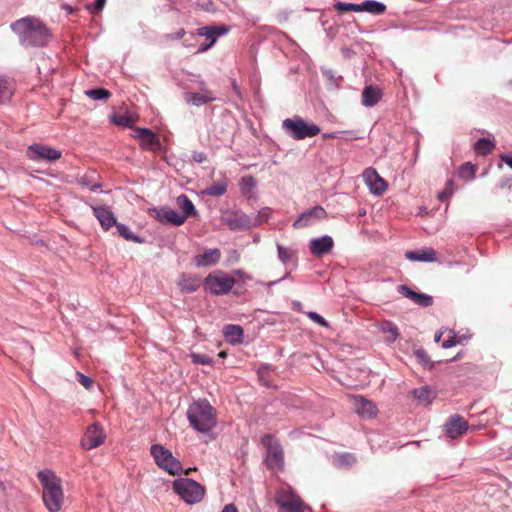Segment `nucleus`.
Returning <instances> with one entry per match:
<instances>
[{
    "instance_id": "22",
    "label": "nucleus",
    "mask_w": 512,
    "mask_h": 512,
    "mask_svg": "<svg viewBox=\"0 0 512 512\" xmlns=\"http://www.w3.org/2000/svg\"><path fill=\"white\" fill-rule=\"evenodd\" d=\"M383 97L382 90L375 85H367L362 91L361 104L364 107H374Z\"/></svg>"
},
{
    "instance_id": "14",
    "label": "nucleus",
    "mask_w": 512,
    "mask_h": 512,
    "mask_svg": "<svg viewBox=\"0 0 512 512\" xmlns=\"http://www.w3.org/2000/svg\"><path fill=\"white\" fill-rule=\"evenodd\" d=\"M363 179L370 192L375 196H380L387 190L386 181L372 167L364 170Z\"/></svg>"
},
{
    "instance_id": "25",
    "label": "nucleus",
    "mask_w": 512,
    "mask_h": 512,
    "mask_svg": "<svg viewBox=\"0 0 512 512\" xmlns=\"http://www.w3.org/2000/svg\"><path fill=\"white\" fill-rule=\"evenodd\" d=\"M200 278L196 275L182 273L178 281V287L182 293H192L199 289Z\"/></svg>"
},
{
    "instance_id": "27",
    "label": "nucleus",
    "mask_w": 512,
    "mask_h": 512,
    "mask_svg": "<svg viewBox=\"0 0 512 512\" xmlns=\"http://www.w3.org/2000/svg\"><path fill=\"white\" fill-rule=\"evenodd\" d=\"M411 394L416 398L420 404L428 405L436 398L437 392L428 385L415 388Z\"/></svg>"
},
{
    "instance_id": "1",
    "label": "nucleus",
    "mask_w": 512,
    "mask_h": 512,
    "mask_svg": "<svg viewBox=\"0 0 512 512\" xmlns=\"http://www.w3.org/2000/svg\"><path fill=\"white\" fill-rule=\"evenodd\" d=\"M11 29L24 47H45L52 37V33L46 24L33 16L18 19L11 24Z\"/></svg>"
},
{
    "instance_id": "28",
    "label": "nucleus",
    "mask_w": 512,
    "mask_h": 512,
    "mask_svg": "<svg viewBox=\"0 0 512 512\" xmlns=\"http://www.w3.org/2000/svg\"><path fill=\"white\" fill-rule=\"evenodd\" d=\"M183 96L188 104L194 106H202L216 99L213 93L185 92Z\"/></svg>"
},
{
    "instance_id": "18",
    "label": "nucleus",
    "mask_w": 512,
    "mask_h": 512,
    "mask_svg": "<svg viewBox=\"0 0 512 512\" xmlns=\"http://www.w3.org/2000/svg\"><path fill=\"white\" fill-rule=\"evenodd\" d=\"M333 246V238L329 235H323L309 241L310 253L316 257L328 254L333 249Z\"/></svg>"
},
{
    "instance_id": "50",
    "label": "nucleus",
    "mask_w": 512,
    "mask_h": 512,
    "mask_svg": "<svg viewBox=\"0 0 512 512\" xmlns=\"http://www.w3.org/2000/svg\"><path fill=\"white\" fill-rule=\"evenodd\" d=\"M453 185H454L453 180L452 179L448 180L444 190L438 193V199L441 202L447 201L452 196V194L454 192Z\"/></svg>"
},
{
    "instance_id": "9",
    "label": "nucleus",
    "mask_w": 512,
    "mask_h": 512,
    "mask_svg": "<svg viewBox=\"0 0 512 512\" xmlns=\"http://www.w3.org/2000/svg\"><path fill=\"white\" fill-rule=\"evenodd\" d=\"M106 440V433L103 426L94 422L89 425L80 441L81 448L85 450H92L104 444Z\"/></svg>"
},
{
    "instance_id": "64",
    "label": "nucleus",
    "mask_w": 512,
    "mask_h": 512,
    "mask_svg": "<svg viewBox=\"0 0 512 512\" xmlns=\"http://www.w3.org/2000/svg\"><path fill=\"white\" fill-rule=\"evenodd\" d=\"M102 188V185L99 183L93 184L90 186L91 192H98Z\"/></svg>"
},
{
    "instance_id": "51",
    "label": "nucleus",
    "mask_w": 512,
    "mask_h": 512,
    "mask_svg": "<svg viewBox=\"0 0 512 512\" xmlns=\"http://www.w3.org/2000/svg\"><path fill=\"white\" fill-rule=\"evenodd\" d=\"M307 317L312 320L313 322L317 323L318 325H320L321 327H329V323L328 321L322 317L320 314H318L317 312L315 311H308L306 313Z\"/></svg>"
},
{
    "instance_id": "31",
    "label": "nucleus",
    "mask_w": 512,
    "mask_h": 512,
    "mask_svg": "<svg viewBox=\"0 0 512 512\" xmlns=\"http://www.w3.org/2000/svg\"><path fill=\"white\" fill-rule=\"evenodd\" d=\"M356 462V456L348 452L335 454L332 459L333 465L337 468H350Z\"/></svg>"
},
{
    "instance_id": "57",
    "label": "nucleus",
    "mask_w": 512,
    "mask_h": 512,
    "mask_svg": "<svg viewBox=\"0 0 512 512\" xmlns=\"http://www.w3.org/2000/svg\"><path fill=\"white\" fill-rule=\"evenodd\" d=\"M270 369H271V365L270 364H267V363L261 364L260 367L257 370V374H258L259 378L262 380L264 378V376L266 375V373Z\"/></svg>"
},
{
    "instance_id": "58",
    "label": "nucleus",
    "mask_w": 512,
    "mask_h": 512,
    "mask_svg": "<svg viewBox=\"0 0 512 512\" xmlns=\"http://www.w3.org/2000/svg\"><path fill=\"white\" fill-rule=\"evenodd\" d=\"M214 45H215V44H214V40L212 39V42H206V43L201 44V45L198 47V49H197L196 53H197V54L204 53V52H206L207 50L211 49Z\"/></svg>"
},
{
    "instance_id": "49",
    "label": "nucleus",
    "mask_w": 512,
    "mask_h": 512,
    "mask_svg": "<svg viewBox=\"0 0 512 512\" xmlns=\"http://www.w3.org/2000/svg\"><path fill=\"white\" fill-rule=\"evenodd\" d=\"M240 187L243 193H248L249 191L255 189L256 180L253 176L248 175L241 178Z\"/></svg>"
},
{
    "instance_id": "45",
    "label": "nucleus",
    "mask_w": 512,
    "mask_h": 512,
    "mask_svg": "<svg viewBox=\"0 0 512 512\" xmlns=\"http://www.w3.org/2000/svg\"><path fill=\"white\" fill-rule=\"evenodd\" d=\"M190 358L192 363L197 365H213V359L206 354L193 352L190 354Z\"/></svg>"
},
{
    "instance_id": "11",
    "label": "nucleus",
    "mask_w": 512,
    "mask_h": 512,
    "mask_svg": "<svg viewBox=\"0 0 512 512\" xmlns=\"http://www.w3.org/2000/svg\"><path fill=\"white\" fill-rule=\"evenodd\" d=\"M222 221L231 231H244L251 229L250 216L240 210L225 211L222 216Z\"/></svg>"
},
{
    "instance_id": "55",
    "label": "nucleus",
    "mask_w": 512,
    "mask_h": 512,
    "mask_svg": "<svg viewBox=\"0 0 512 512\" xmlns=\"http://www.w3.org/2000/svg\"><path fill=\"white\" fill-rule=\"evenodd\" d=\"M192 159L196 163H203V162H205L207 160V156L202 151H194L192 153Z\"/></svg>"
},
{
    "instance_id": "35",
    "label": "nucleus",
    "mask_w": 512,
    "mask_h": 512,
    "mask_svg": "<svg viewBox=\"0 0 512 512\" xmlns=\"http://www.w3.org/2000/svg\"><path fill=\"white\" fill-rule=\"evenodd\" d=\"M494 147H495V142L493 139H490V138H484V137L479 138L474 143V149H475L476 153L479 155H483V156H486L489 153H491V151L494 149Z\"/></svg>"
},
{
    "instance_id": "53",
    "label": "nucleus",
    "mask_w": 512,
    "mask_h": 512,
    "mask_svg": "<svg viewBox=\"0 0 512 512\" xmlns=\"http://www.w3.org/2000/svg\"><path fill=\"white\" fill-rule=\"evenodd\" d=\"M106 3V0H95V2L88 6V9L91 10L93 13H97V12H100L104 5Z\"/></svg>"
},
{
    "instance_id": "54",
    "label": "nucleus",
    "mask_w": 512,
    "mask_h": 512,
    "mask_svg": "<svg viewBox=\"0 0 512 512\" xmlns=\"http://www.w3.org/2000/svg\"><path fill=\"white\" fill-rule=\"evenodd\" d=\"M186 34V31L184 28L178 29L176 32L169 33L165 37L170 40H179L184 37Z\"/></svg>"
},
{
    "instance_id": "13",
    "label": "nucleus",
    "mask_w": 512,
    "mask_h": 512,
    "mask_svg": "<svg viewBox=\"0 0 512 512\" xmlns=\"http://www.w3.org/2000/svg\"><path fill=\"white\" fill-rule=\"evenodd\" d=\"M132 137L139 140V144L144 150L154 153L162 150L158 135L148 128H135Z\"/></svg>"
},
{
    "instance_id": "62",
    "label": "nucleus",
    "mask_w": 512,
    "mask_h": 512,
    "mask_svg": "<svg viewBox=\"0 0 512 512\" xmlns=\"http://www.w3.org/2000/svg\"><path fill=\"white\" fill-rule=\"evenodd\" d=\"M501 160L505 162L512 169V156L507 154H502L500 156Z\"/></svg>"
},
{
    "instance_id": "20",
    "label": "nucleus",
    "mask_w": 512,
    "mask_h": 512,
    "mask_svg": "<svg viewBox=\"0 0 512 512\" xmlns=\"http://www.w3.org/2000/svg\"><path fill=\"white\" fill-rule=\"evenodd\" d=\"M221 258L218 248L206 249L202 254L194 256L193 263L197 267H210L216 265Z\"/></svg>"
},
{
    "instance_id": "24",
    "label": "nucleus",
    "mask_w": 512,
    "mask_h": 512,
    "mask_svg": "<svg viewBox=\"0 0 512 512\" xmlns=\"http://www.w3.org/2000/svg\"><path fill=\"white\" fill-rule=\"evenodd\" d=\"M354 406L355 412L362 417L372 418L377 414L376 405L363 396L354 397Z\"/></svg>"
},
{
    "instance_id": "52",
    "label": "nucleus",
    "mask_w": 512,
    "mask_h": 512,
    "mask_svg": "<svg viewBox=\"0 0 512 512\" xmlns=\"http://www.w3.org/2000/svg\"><path fill=\"white\" fill-rule=\"evenodd\" d=\"M77 381L86 389H90L93 385V380L89 376L84 375L81 372L76 373Z\"/></svg>"
},
{
    "instance_id": "61",
    "label": "nucleus",
    "mask_w": 512,
    "mask_h": 512,
    "mask_svg": "<svg viewBox=\"0 0 512 512\" xmlns=\"http://www.w3.org/2000/svg\"><path fill=\"white\" fill-rule=\"evenodd\" d=\"M222 512H238V509L235 504L230 503L224 506Z\"/></svg>"
},
{
    "instance_id": "21",
    "label": "nucleus",
    "mask_w": 512,
    "mask_h": 512,
    "mask_svg": "<svg viewBox=\"0 0 512 512\" xmlns=\"http://www.w3.org/2000/svg\"><path fill=\"white\" fill-rule=\"evenodd\" d=\"M229 31L230 28L228 26L208 25L198 28L195 34L198 36L205 37L207 39V42H212L213 39L215 44L218 37L226 35Z\"/></svg>"
},
{
    "instance_id": "10",
    "label": "nucleus",
    "mask_w": 512,
    "mask_h": 512,
    "mask_svg": "<svg viewBox=\"0 0 512 512\" xmlns=\"http://www.w3.org/2000/svg\"><path fill=\"white\" fill-rule=\"evenodd\" d=\"M235 285L234 278L223 274L221 276L209 274L204 279V288L213 295H224L231 291Z\"/></svg>"
},
{
    "instance_id": "39",
    "label": "nucleus",
    "mask_w": 512,
    "mask_h": 512,
    "mask_svg": "<svg viewBox=\"0 0 512 512\" xmlns=\"http://www.w3.org/2000/svg\"><path fill=\"white\" fill-rule=\"evenodd\" d=\"M301 500L292 490H281L276 495V503L279 507L284 506V502L293 503Z\"/></svg>"
},
{
    "instance_id": "5",
    "label": "nucleus",
    "mask_w": 512,
    "mask_h": 512,
    "mask_svg": "<svg viewBox=\"0 0 512 512\" xmlns=\"http://www.w3.org/2000/svg\"><path fill=\"white\" fill-rule=\"evenodd\" d=\"M282 129L294 140L312 138L318 135L321 131L318 125L309 123L298 115L283 120Z\"/></svg>"
},
{
    "instance_id": "29",
    "label": "nucleus",
    "mask_w": 512,
    "mask_h": 512,
    "mask_svg": "<svg viewBox=\"0 0 512 512\" xmlns=\"http://www.w3.org/2000/svg\"><path fill=\"white\" fill-rule=\"evenodd\" d=\"M276 248L278 259L284 266H287L290 262H294L295 267H297L298 257L296 250L284 247L280 243L276 244Z\"/></svg>"
},
{
    "instance_id": "6",
    "label": "nucleus",
    "mask_w": 512,
    "mask_h": 512,
    "mask_svg": "<svg viewBox=\"0 0 512 512\" xmlns=\"http://www.w3.org/2000/svg\"><path fill=\"white\" fill-rule=\"evenodd\" d=\"M262 445L266 448L264 462L268 469L274 472L284 470V449L280 441L273 434H265L261 438Z\"/></svg>"
},
{
    "instance_id": "3",
    "label": "nucleus",
    "mask_w": 512,
    "mask_h": 512,
    "mask_svg": "<svg viewBox=\"0 0 512 512\" xmlns=\"http://www.w3.org/2000/svg\"><path fill=\"white\" fill-rule=\"evenodd\" d=\"M186 415L190 426L200 433H207L216 425V411L205 398L190 404Z\"/></svg>"
},
{
    "instance_id": "17",
    "label": "nucleus",
    "mask_w": 512,
    "mask_h": 512,
    "mask_svg": "<svg viewBox=\"0 0 512 512\" xmlns=\"http://www.w3.org/2000/svg\"><path fill=\"white\" fill-rule=\"evenodd\" d=\"M91 208L103 230L108 231L117 224V219L109 206H91Z\"/></svg>"
},
{
    "instance_id": "40",
    "label": "nucleus",
    "mask_w": 512,
    "mask_h": 512,
    "mask_svg": "<svg viewBox=\"0 0 512 512\" xmlns=\"http://www.w3.org/2000/svg\"><path fill=\"white\" fill-rule=\"evenodd\" d=\"M279 512H311V509L299 500L293 503L284 502V506L279 507Z\"/></svg>"
},
{
    "instance_id": "59",
    "label": "nucleus",
    "mask_w": 512,
    "mask_h": 512,
    "mask_svg": "<svg viewBox=\"0 0 512 512\" xmlns=\"http://www.w3.org/2000/svg\"><path fill=\"white\" fill-rule=\"evenodd\" d=\"M231 88H232L234 94L239 99H241L242 98V92H241V88H240L239 84L237 83L236 79H232L231 80Z\"/></svg>"
},
{
    "instance_id": "42",
    "label": "nucleus",
    "mask_w": 512,
    "mask_h": 512,
    "mask_svg": "<svg viewBox=\"0 0 512 512\" xmlns=\"http://www.w3.org/2000/svg\"><path fill=\"white\" fill-rule=\"evenodd\" d=\"M13 95V89L9 81L0 77V103L10 100Z\"/></svg>"
},
{
    "instance_id": "56",
    "label": "nucleus",
    "mask_w": 512,
    "mask_h": 512,
    "mask_svg": "<svg viewBox=\"0 0 512 512\" xmlns=\"http://www.w3.org/2000/svg\"><path fill=\"white\" fill-rule=\"evenodd\" d=\"M460 341L457 340V336L454 334L453 336L449 337L448 339H446L443 343H442V347L444 349H448V348H451V347H454L457 343H459Z\"/></svg>"
},
{
    "instance_id": "8",
    "label": "nucleus",
    "mask_w": 512,
    "mask_h": 512,
    "mask_svg": "<svg viewBox=\"0 0 512 512\" xmlns=\"http://www.w3.org/2000/svg\"><path fill=\"white\" fill-rule=\"evenodd\" d=\"M26 156L29 160L37 163L55 162L62 156V152L50 146L33 143L27 147Z\"/></svg>"
},
{
    "instance_id": "15",
    "label": "nucleus",
    "mask_w": 512,
    "mask_h": 512,
    "mask_svg": "<svg viewBox=\"0 0 512 512\" xmlns=\"http://www.w3.org/2000/svg\"><path fill=\"white\" fill-rule=\"evenodd\" d=\"M155 218L162 224L180 226L186 221L187 215H182L177 210L168 206H162L159 209H155Z\"/></svg>"
},
{
    "instance_id": "41",
    "label": "nucleus",
    "mask_w": 512,
    "mask_h": 512,
    "mask_svg": "<svg viewBox=\"0 0 512 512\" xmlns=\"http://www.w3.org/2000/svg\"><path fill=\"white\" fill-rule=\"evenodd\" d=\"M382 331L384 333H388L389 336L387 337L386 341L389 344L394 343L397 338L399 337V329L395 323L392 321H386L384 325L382 326Z\"/></svg>"
},
{
    "instance_id": "32",
    "label": "nucleus",
    "mask_w": 512,
    "mask_h": 512,
    "mask_svg": "<svg viewBox=\"0 0 512 512\" xmlns=\"http://www.w3.org/2000/svg\"><path fill=\"white\" fill-rule=\"evenodd\" d=\"M361 12H368L373 15H382L386 11V5L376 0H365L360 3Z\"/></svg>"
},
{
    "instance_id": "46",
    "label": "nucleus",
    "mask_w": 512,
    "mask_h": 512,
    "mask_svg": "<svg viewBox=\"0 0 512 512\" xmlns=\"http://www.w3.org/2000/svg\"><path fill=\"white\" fill-rule=\"evenodd\" d=\"M474 174L475 166L471 162H466L459 168V176L463 179H473Z\"/></svg>"
},
{
    "instance_id": "23",
    "label": "nucleus",
    "mask_w": 512,
    "mask_h": 512,
    "mask_svg": "<svg viewBox=\"0 0 512 512\" xmlns=\"http://www.w3.org/2000/svg\"><path fill=\"white\" fill-rule=\"evenodd\" d=\"M225 340L231 345H239L244 340V330L237 324H226L222 329Z\"/></svg>"
},
{
    "instance_id": "36",
    "label": "nucleus",
    "mask_w": 512,
    "mask_h": 512,
    "mask_svg": "<svg viewBox=\"0 0 512 512\" xmlns=\"http://www.w3.org/2000/svg\"><path fill=\"white\" fill-rule=\"evenodd\" d=\"M227 180L223 179L205 188L203 193L211 197L223 196L227 191Z\"/></svg>"
},
{
    "instance_id": "63",
    "label": "nucleus",
    "mask_w": 512,
    "mask_h": 512,
    "mask_svg": "<svg viewBox=\"0 0 512 512\" xmlns=\"http://www.w3.org/2000/svg\"><path fill=\"white\" fill-rule=\"evenodd\" d=\"M292 279L291 273L287 271L281 278L277 279L279 283H281L284 280Z\"/></svg>"
},
{
    "instance_id": "33",
    "label": "nucleus",
    "mask_w": 512,
    "mask_h": 512,
    "mask_svg": "<svg viewBox=\"0 0 512 512\" xmlns=\"http://www.w3.org/2000/svg\"><path fill=\"white\" fill-rule=\"evenodd\" d=\"M249 216L251 219V228L258 227L263 223H266L271 218L272 210L269 207H264Z\"/></svg>"
},
{
    "instance_id": "16",
    "label": "nucleus",
    "mask_w": 512,
    "mask_h": 512,
    "mask_svg": "<svg viewBox=\"0 0 512 512\" xmlns=\"http://www.w3.org/2000/svg\"><path fill=\"white\" fill-rule=\"evenodd\" d=\"M397 291L399 294L410 299L414 304L420 307H430L433 304V297L431 295L416 292L408 285H398Z\"/></svg>"
},
{
    "instance_id": "30",
    "label": "nucleus",
    "mask_w": 512,
    "mask_h": 512,
    "mask_svg": "<svg viewBox=\"0 0 512 512\" xmlns=\"http://www.w3.org/2000/svg\"><path fill=\"white\" fill-rule=\"evenodd\" d=\"M321 73L326 79V85L329 90H338L343 82V76L336 74L333 69L321 68Z\"/></svg>"
},
{
    "instance_id": "34",
    "label": "nucleus",
    "mask_w": 512,
    "mask_h": 512,
    "mask_svg": "<svg viewBox=\"0 0 512 512\" xmlns=\"http://www.w3.org/2000/svg\"><path fill=\"white\" fill-rule=\"evenodd\" d=\"M115 227L117 229L118 234L121 237H123L125 240L131 241V242H134V243H144L145 242L144 238H142L141 236L133 233L130 230L129 226H127L126 224L117 222Z\"/></svg>"
},
{
    "instance_id": "12",
    "label": "nucleus",
    "mask_w": 512,
    "mask_h": 512,
    "mask_svg": "<svg viewBox=\"0 0 512 512\" xmlns=\"http://www.w3.org/2000/svg\"><path fill=\"white\" fill-rule=\"evenodd\" d=\"M326 217L327 212L324 207L316 205L303 211L293 222L292 226L295 229L310 227Z\"/></svg>"
},
{
    "instance_id": "19",
    "label": "nucleus",
    "mask_w": 512,
    "mask_h": 512,
    "mask_svg": "<svg viewBox=\"0 0 512 512\" xmlns=\"http://www.w3.org/2000/svg\"><path fill=\"white\" fill-rule=\"evenodd\" d=\"M468 430V422L460 415H451L446 424L445 431L450 438H456L465 434Z\"/></svg>"
},
{
    "instance_id": "43",
    "label": "nucleus",
    "mask_w": 512,
    "mask_h": 512,
    "mask_svg": "<svg viewBox=\"0 0 512 512\" xmlns=\"http://www.w3.org/2000/svg\"><path fill=\"white\" fill-rule=\"evenodd\" d=\"M86 95L93 100H106L110 97V92L105 88H95L87 90Z\"/></svg>"
},
{
    "instance_id": "4",
    "label": "nucleus",
    "mask_w": 512,
    "mask_h": 512,
    "mask_svg": "<svg viewBox=\"0 0 512 512\" xmlns=\"http://www.w3.org/2000/svg\"><path fill=\"white\" fill-rule=\"evenodd\" d=\"M173 491L189 505L200 503L206 493L205 487L190 478H177L172 484Z\"/></svg>"
},
{
    "instance_id": "26",
    "label": "nucleus",
    "mask_w": 512,
    "mask_h": 512,
    "mask_svg": "<svg viewBox=\"0 0 512 512\" xmlns=\"http://www.w3.org/2000/svg\"><path fill=\"white\" fill-rule=\"evenodd\" d=\"M405 256L408 260L414 262H434L437 259L436 251L433 248H425L422 251L410 250L405 253Z\"/></svg>"
},
{
    "instance_id": "48",
    "label": "nucleus",
    "mask_w": 512,
    "mask_h": 512,
    "mask_svg": "<svg viewBox=\"0 0 512 512\" xmlns=\"http://www.w3.org/2000/svg\"><path fill=\"white\" fill-rule=\"evenodd\" d=\"M187 76H188V79L191 81V82H194L197 86V88L200 90V92L202 93H212L208 87H207V84L205 83V81L201 78L200 75H196V74H192V73H187Z\"/></svg>"
},
{
    "instance_id": "47",
    "label": "nucleus",
    "mask_w": 512,
    "mask_h": 512,
    "mask_svg": "<svg viewBox=\"0 0 512 512\" xmlns=\"http://www.w3.org/2000/svg\"><path fill=\"white\" fill-rule=\"evenodd\" d=\"M414 355L417 358L418 362L422 364L425 368L431 369L433 367V363L431 362L427 352L420 348L414 351Z\"/></svg>"
},
{
    "instance_id": "37",
    "label": "nucleus",
    "mask_w": 512,
    "mask_h": 512,
    "mask_svg": "<svg viewBox=\"0 0 512 512\" xmlns=\"http://www.w3.org/2000/svg\"><path fill=\"white\" fill-rule=\"evenodd\" d=\"M177 203L183 210L182 215L195 216L197 214V210L193 204V202L189 199V197L185 194H181L177 197Z\"/></svg>"
},
{
    "instance_id": "7",
    "label": "nucleus",
    "mask_w": 512,
    "mask_h": 512,
    "mask_svg": "<svg viewBox=\"0 0 512 512\" xmlns=\"http://www.w3.org/2000/svg\"><path fill=\"white\" fill-rule=\"evenodd\" d=\"M150 454L156 465L172 476L181 475L183 466L181 462L173 456L172 452L161 444H153L150 447Z\"/></svg>"
},
{
    "instance_id": "60",
    "label": "nucleus",
    "mask_w": 512,
    "mask_h": 512,
    "mask_svg": "<svg viewBox=\"0 0 512 512\" xmlns=\"http://www.w3.org/2000/svg\"><path fill=\"white\" fill-rule=\"evenodd\" d=\"M259 284L263 285L267 289L268 293H270L272 287L279 284V282L277 280H274V281H268V282H259Z\"/></svg>"
},
{
    "instance_id": "38",
    "label": "nucleus",
    "mask_w": 512,
    "mask_h": 512,
    "mask_svg": "<svg viewBox=\"0 0 512 512\" xmlns=\"http://www.w3.org/2000/svg\"><path fill=\"white\" fill-rule=\"evenodd\" d=\"M111 123L122 127L135 129L132 118L127 114L113 113L109 116Z\"/></svg>"
},
{
    "instance_id": "44",
    "label": "nucleus",
    "mask_w": 512,
    "mask_h": 512,
    "mask_svg": "<svg viewBox=\"0 0 512 512\" xmlns=\"http://www.w3.org/2000/svg\"><path fill=\"white\" fill-rule=\"evenodd\" d=\"M334 8L338 12H361V7L358 3L336 2Z\"/></svg>"
},
{
    "instance_id": "2",
    "label": "nucleus",
    "mask_w": 512,
    "mask_h": 512,
    "mask_svg": "<svg viewBox=\"0 0 512 512\" xmlns=\"http://www.w3.org/2000/svg\"><path fill=\"white\" fill-rule=\"evenodd\" d=\"M37 478L42 486V500L49 512H59L64 504L62 480L51 469L40 470Z\"/></svg>"
}]
</instances>
